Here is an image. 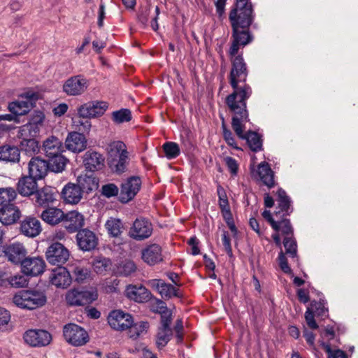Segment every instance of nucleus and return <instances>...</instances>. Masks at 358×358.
Segmentation results:
<instances>
[{"label":"nucleus","instance_id":"obj_1","mask_svg":"<svg viewBox=\"0 0 358 358\" xmlns=\"http://www.w3.org/2000/svg\"><path fill=\"white\" fill-rule=\"evenodd\" d=\"M232 68L229 75V83L234 92L226 98V104L229 110L244 108L246 101L252 94L251 87L244 84L239 86V83H243L248 76L246 64L243 57L238 55L231 59Z\"/></svg>","mask_w":358,"mask_h":358},{"label":"nucleus","instance_id":"obj_2","mask_svg":"<svg viewBox=\"0 0 358 358\" xmlns=\"http://www.w3.org/2000/svg\"><path fill=\"white\" fill-rule=\"evenodd\" d=\"M229 111L234 114L231 125L236 135L242 139H245L252 151L260 150L262 143L259 135L256 132L252 131L244 134L245 124L249 121L247 105H245L244 108L229 110Z\"/></svg>","mask_w":358,"mask_h":358},{"label":"nucleus","instance_id":"obj_3","mask_svg":"<svg viewBox=\"0 0 358 358\" xmlns=\"http://www.w3.org/2000/svg\"><path fill=\"white\" fill-rule=\"evenodd\" d=\"M109 164L117 173L124 172L129 163V153L125 143L121 141L110 142L107 147Z\"/></svg>","mask_w":358,"mask_h":358},{"label":"nucleus","instance_id":"obj_4","mask_svg":"<svg viewBox=\"0 0 358 358\" xmlns=\"http://www.w3.org/2000/svg\"><path fill=\"white\" fill-rule=\"evenodd\" d=\"M46 301L45 294L36 290H21L16 293L13 298V302L16 306L29 310L43 306Z\"/></svg>","mask_w":358,"mask_h":358},{"label":"nucleus","instance_id":"obj_5","mask_svg":"<svg viewBox=\"0 0 358 358\" xmlns=\"http://www.w3.org/2000/svg\"><path fill=\"white\" fill-rule=\"evenodd\" d=\"M98 298L95 287L72 289L66 294V301L71 306H85L92 303Z\"/></svg>","mask_w":358,"mask_h":358},{"label":"nucleus","instance_id":"obj_6","mask_svg":"<svg viewBox=\"0 0 358 358\" xmlns=\"http://www.w3.org/2000/svg\"><path fill=\"white\" fill-rule=\"evenodd\" d=\"M45 115L39 110L34 111L29 122L19 127L17 137H35L43 127L45 121Z\"/></svg>","mask_w":358,"mask_h":358},{"label":"nucleus","instance_id":"obj_7","mask_svg":"<svg viewBox=\"0 0 358 358\" xmlns=\"http://www.w3.org/2000/svg\"><path fill=\"white\" fill-rule=\"evenodd\" d=\"M252 6H245L240 8L236 6L229 14V20L232 29L236 27H241L242 29H247L252 23Z\"/></svg>","mask_w":358,"mask_h":358},{"label":"nucleus","instance_id":"obj_8","mask_svg":"<svg viewBox=\"0 0 358 358\" xmlns=\"http://www.w3.org/2000/svg\"><path fill=\"white\" fill-rule=\"evenodd\" d=\"M89 86L88 80L82 75L69 78L63 84V92L68 96H80L85 93Z\"/></svg>","mask_w":358,"mask_h":358},{"label":"nucleus","instance_id":"obj_9","mask_svg":"<svg viewBox=\"0 0 358 358\" xmlns=\"http://www.w3.org/2000/svg\"><path fill=\"white\" fill-rule=\"evenodd\" d=\"M64 336L65 340L75 346H81L88 341L87 331L75 324H69L64 327Z\"/></svg>","mask_w":358,"mask_h":358},{"label":"nucleus","instance_id":"obj_10","mask_svg":"<svg viewBox=\"0 0 358 358\" xmlns=\"http://www.w3.org/2000/svg\"><path fill=\"white\" fill-rule=\"evenodd\" d=\"M47 261L52 265L64 264L69 257V251L60 243H53L45 252Z\"/></svg>","mask_w":358,"mask_h":358},{"label":"nucleus","instance_id":"obj_11","mask_svg":"<svg viewBox=\"0 0 358 358\" xmlns=\"http://www.w3.org/2000/svg\"><path fill=\"white\" fill-rule=\"evenodd\" d=\"M24 342L31 347H43L49 345L52 336L42 329H29L23 335Z\"/></svg>","mask_w":358,"mask_h":358},{"label":"nucleus","instance_id":"obj_12","mask_svg":"<svg viewBox=\"0 0 358 358\" xmlns=\"http://www.w3.org/2000/svg\"><path fill=\"white\" fill-rule=\"evenodd\" d=\"M141 180L139 177L132 176L125 180L121 185L119 199L121 203H127L132 200L139 192Z\"/></svg>","mask_w":358,"mask_h":358},{"label":"nucleus","instance_id":"obj_13","mask_svg":"<svg viewBox=\"0 0 358 358\" xmlns=\"http://www.w3.org/2000/svg\"><path fill=\"white\" fill-rule=\"evenodd\" d=\"M108 323L115 330L124 331L131 326L133 318L121 310H114L108 316Z\"/></svg>","mask_w":358,"mask_h":358},{"label":"nucleus","instance_id":"obj_14","mask_svg":"<svg viewBox=\"0 0 358 358\" xmlns=\"http://www.w3.org/2000/svg\"><path fill=\"white\" fill-rule=\"evenodd\" d=\"M22 99L13 101L9 103V111L16 117L27 114L33 107V102L36 100V95L34 93H27L21 96Z\"/></svg>","mask_w":358,"mask_h":358},{"label":"nucleus","instance_id":"obj_15","mask_svg":"<svg viewBox=\"0 0 358 358\" xmlns=\"http://www.w3.org/2000/svg\"><path fill=\"white\" fill-rule=\"evenodd\" d=\"M152 224L145 219H136L130 228L129 236L136 241L149 238L152 234Z\"/></svg>","mask_w":358,"mask_h":358},{"label":"nucleus","instance_id":"obj_16","mask_svg":"<svg viewBox=\"0 0 358 358\" xmlns=\"http://www.w3.org/2000/svg\"><path fill=\"white\" fill-rule=\"evenodd\" d=\"M108 108L104 101H91L84 103L78 108V113L80 117L93 118L102 115Z\"/></svg>","mask_w":358,"mask_h":358},{"label":"nucleus","instance_id":"obj_17","mask_svg":"<svg viewBox=\"0 0 358 358\" xmlns=\"http://www.w3.org/2000/svg\"><path fill=\"white\" fill-rule=\"evenodd\" d=\"M148 285L155 289L164 299H169L173 296H180L178 289L171 284L166 283L161 279L150 280L148 282Z\"/></svg>","mask_w":358,"mask_h":358},{"label":"nucleus","instance_id":"obj_18","mask_svg":"<svg viewBox=\"0 0 358 358\" xmlns=\"http://www.w3.org/2000/svg\"><path fill=\"white\" fill-rule=\"evenodd\" d=\"M52 285L58 288L66 289L72 282V277L66 268L59 266L54 268L49 276Z\"/></svg>","mask_w":358,"mask_h":358},{"label":"nucleus","instance_id":"obj_19","mask_svg":"<svg viewBox=\"0 0 358 358\" xmlns=\"http://www.w3.org/2000/svg\"><path fill=\"white\" fill-rule=\"evenodd\" d=\"M143 261L150 266H154L163 261L162 248L157 244L148 245L141 251Z\"/></svg>","mask_w":358,"mask_h":358},{"label":"nucleus","instance_id":"obj_20","mask_svg":"<svg viewBox=\"0 0 358 358\" xmlns=\"http://www.w3.org/2000/svg\"><path fill=\"white\" fill-rule=\"evenodd\" d=\"M3 252L8 260L13 264H22L27 254L24 245L19 242H15L6 246Z\"/></svg>","mask_w":358,"mask_h":358},{"label":"nucleus","instance_id":"obj_21","mask_svg":"<svg viewBox=\"0 0 358 358\" xmlns=\"http://www.w3.org/2000/svg\"><path fill=\"white\" fill-rule=\"evenodd\" d=\"M45 266L41 257H28L22 262V272L27 275H38L43 273Z\"/></svg>","mask_w":358,"mask_h":358},{"label":"nucleus","instance_id":"obj_22","mask_svg":"<svg viewBox=\"0 0 358 358\" xmlns=\"http://www.w3.org/2000/svg\"><path fill=\"white\" fill-rule=\"evenodd\" d=\"M76 240L79 248L84 251H90L96 248L97 238L90 230H80L76 235Z\"/></svg>","mask_w":358,"mask_h":358},{"label":"nucleus","instance_id":"obj_23","mask_svg":"<svg viewBox=\"0 0 358 358\" xmlns=\"http://www.w3.org/2000/svg\"><path fill=\"white\" fill-rule=\"evenodd\" d=\"M21 212L14 204H8L0 208V222L3 225H10L17 222Z\"/></svg>","mask_w":358,"mask_h":358},{"label":"nucleus","instance_id":"obj_24","mask_svg":"<svg viewBox=\"0 0 358 358\" xmlns=\"http://www.w3.org/2000/svg\"><path fill=\"white\" fill-rule=\"evenodd\" d=\"M66 148L73 152H80L87 148L85 136L78 132L69 134L65 141Z\"/></svg>","mask_w":358,"mask_h":358},{"label":"nucleus","instance_id":"obj_25","mask_svg":"<svg viewBox=\"0 0 358 358\" xmlns=\"http://www.w3.org/2000/svg\"><path fill=\"white\" fill-rule=\"evenodd\" d=\"M83 190L79 184L69 182L66 184L62 192L64 200L69 203L76 204L83 197Z\"/></svg>","mask_w":358,"mask_h":358},{"label":"nucleus","instance_id":"obj_26","mask_svg":"<svg viewBox=\"0 0 358 358\" xmlns=\"http://www.w3.org/2000/svg\"><path fill=\"white\" fill-rule=\"evenodd\" d=\"M64 226L70 232L73 233L82 228L85 224L84 216L78 211H70L64 214Z\"/></svg>","mask_w":358,"mask_h":358},{"label":"nucleus","instance_id":"obj_27","mask_svg":"<svg viewBox=\"0 0 358 358\" xmlns=\"http://www.w3.org/2000/svg\"><path fill=\"white\" fill-rule=\"evenodd\" d=\"M127 296L138 303H144L151 298L150 292L144 286L129 285L126 289Z\"/></svg>","mask_w":358,"mask_h":358},{"label":"nucleus","instance_id":"obj_28","mask_svg":"<svg viewBox=\"0 0 358 358\" xmlns=\"http://www.w3.org/2000/svg\"><path fill=\"white\" fill-rule=\"evenodd\" d=\"M20 231L24 236L33 238L40 234L42 227L38 219L27 217L21 222Z\"/></svg>","mask_w":358,"mask_h":358},{"label":"nucleus","instance_id":"obj_29","mask_svg":"<svg viewBox=\"0 0 358 358\" xmlns=\"http://www.w3.org/2000/svg\"><path fill=\"white\" fill-rule=\"evenodd\" d=\"M104 160L103 156L99 152L88 150L84 155L83 162L87 170L94 171L102 168Z\"/></svg>","mask_w":358,"mask_h":358},{"label":"nucleus","instance_id":"obj_30","mask_svg":"<svg viewBox=\"0 0 358 358\" xmlns=\"http://www.w3.org/2000/svg\"><path fill=\"white\" fill-rule=\"evenodd\" d=\"M48 170V162L38 157L32 158L29 162V176L35 179H41Z\"/></svg>","mask_w":358,"mask_h":358},{"label":"nucleus","instance_id":"obj_31","mask_svg":"<svg viewBox=\"0 0 358 358\" xmlns=\"http://www.w3.org/2000/svg\"><path fill=\"white\" fill-rule=\"evenodd\" d=\"M278 209L275 213V217L277 218H281L285 216L289 215L292 212V208L291 207V201L289 197L287 195L286 192L280 189L278 191Z\"/></svg>","mask_w":358,"mask_h":358},{"label":"nucleus","instance_id":"obj_32","mask_svg":"<svg viewBox=\"0 0 358 358\" xmlns=\"http://www.w3.org/2000/svg\"><path fill=\"white\" fill-rule=\"evenodd\" d=\"M43 150L48 157L62 154L64 151V146L57 137L51 136L43 143Z\"/></svg>","mask_w":358,"mask_h":358},{"label":"nucleus","instance_id":"obj_33","mask_svg":"<svg viewBox=\"0 0 358 358\" xmlns=\"http://www.w3.org/2000/svg\"><path fill=\"white\" fill-rule=\"evenodd\" d=\"M255 177H258L259 180L268 187L271 188L274 186V175L271 167L266 162L260 163L257 171L253 173Z\"/></svg>","mask_w":358,"mask_h":358},{"label":"nucleus","instance_id":"obj_34","mask_svg":"<svg viewBox=\"0 0 358 358\" xmlns=\"http://www.w3.org/2000/svg\"><path fill=\"white\" fill-rule=\"evenodd\" d=\"M36 180L30 176L22 178L17 185L19 194L26 196L33 194L37 189Z\"/></svg>","mask_w":358,"mask_h":358},{"label":"nucleus","instance_id":"obj_35","mask_svg":"<svg viewBox=\"0 0 358 358\" xmlns=\"http://www.w3.org/2000/svg\"><path fill=\"white\" fill-rule=\"evenodd\" d=\"M35 198L37 205L48 206L55 200V190L51 187H45L36 192Z\"/></svg>","mask_w":358,"mask_h":358},{"label":"nucleus","instance_id":"obj_36","mask_svg":"<svg viewBox=\"0 0 358 358\" xmlns=\"http://www.w3.org/2000/svg\"><path fill=\"white\" fill-rule=\"evenodd\" d=\"M41 217L46 223L55 225L64 219V213L61 209L48 208L42 212Z\"/></svg>","mask_w":358,"mask_h":358},{"label":"nucleus","instance_id":"obj_37","mask_svg":"<svg viewBox=\"0 0 358 358\" xmlns=\"http://www.w3.org/2000/svg\"><path fill=\"white\" fill-rule=\"evenodd\" d=\"M20 152L16 146L5 145L0 147V160L8 162H18Z\"/></svg>","mask_w":358,"mask_h":358},{"label":"nucleus","instance_id":"obj_38","mask_svg":"<svg viewBox=\"0 0 358 358\" xmlns=\"http://www.w3.org/2000/svg\"><path fill=\"white\" fill-rule=\"evenodd\" d=\"M77 181L83 192H92L96 189L99 187V180L93 175L78 176Z\"/></svg>","mask_w":358,"mask_h":358},{"label":"nucleus","instance_id":"obj_39","mask_svg":"<svg viewBox=\"0 0 358 358\" xmlns=\"http://www.w3.org/2000/svg\"><path fill=\"white\" fill-rule=\"evenodd\" d=\"M49 157L50 159L48 162V169L55 173L62 172L69 162V160L62 154H57Z\"/></svg>","mask_w":358,"mask_h":358},{"label":"nucleus","instance_id":"obj_40","mask_svg":"<svg viewBox=\"0 0 358 358\" xmlns=\"http://www.w3.org/2000/svg\"><path fill=\"white\" fill-rule=\"evenodd\" d=\"M172 336L173 330L171 328L159 327L155 336V343L157 348L162 349L165 347Z\"/></svg>","mask_w":358,"mask_h":358},{"label":"nucleus","instance_id":"obj_41","mask_svg":"<svg viewBox=\"0 0 358 358\" xmlns=\"http://www.w3.org/2000/svg\"><path fill=\"white\" fill-rule=\"evenodd\" d=\"M22 141L20 143V149L28 155H33L38 152L40 146L38 142L34 137H20Z\"/></svg>","mask_w":358,"mask_h":358},{"label":"nucleus","instance_id":"obj_42","mask_svg":"<svg viewBox=\"0 0 358 358\" xmlns=\"http://www.w3.org/2000/svg\"><path fill=\"white\" fill-rule=\"evenodd\" d=\"M150 327L149 323L145 321H141L134 324L129 327V336L131 338L137 339L140 336L147 333Z\"/></svg>","mask_w":358,"mask_h":358},{"label":"nucleus","instance_id":"obj_43","mask_svg":"<svg viewBox=\"0 0 358 358\" xmlns=\"http://www.w3.org/2000/svg\"><path fill=\"white\" fill-rule=\"evenodd\" d=\"M105 226L108 234L113 237H117L122 233L123 224L120 219L110 217Z\"/></svg>","mask_w":358,"mask_h":358},{"label":"nucleus","instance_id":"obj_44","mask_svg":"<svg viewBox=\"0 0 358 358\" xmlns=\"http://www.w3.org/2000/svg\"><path fill=\"white\" fill-rule=\"evenodd\" d=\"M17 197V192L13 187H1L0 188V206L12 204Z\"/></svg>","mask_w":358,"mask_h":358},{"label":"nucleus","instance_id":"obj_45","mask_svg":"<svg viewBox=\"0 0 358 358\" xmlns=\"http://www.w3.org/2000/svg\"><path fill=\"white\" fill-rule=\"evenodd\" d=\"M233 40L236 43H238L242 45L243 47L249 43L251 41L250 36L248 31L245 29L241 27H236L233 29Z\"/></svg>","mask_w":358,"mask_h":358},{"label":"nucleus","instance_id":"obj_46","mask_svg":"<svg viewBox=\"0 0 358 358\" xmlns=\"http://www.w3.org/2000/svg\"><path fill=\"white\" fill-rule=\"evenodd\" d=\"M71 272L74 280L78 283H82L90 276V271L85 267L78 264L72 267Z\"/></svg>","mask_w":358,"mask_h":358},{"label":"nucleus","instance_id":"obj_47","mask_svg":"<svg viewBox=\"0 0 358 358\" xmlns=\"http://www.w3.org/2000/svg\"><path fill=\"white\" fill-rule=\"evenodd\" d=\"M283 245L285 248L286 255L292 258L297 257V245L293 236L285 237Z\"/></svg>","mask_w":358,"mask_h":358},{"label":"nucleus","instance_id":"obj_48","mask_svg":"<svg viewBox=\"0 0 358 358\" xmlns=\"http://www.w3.org/2000/svg\"><path fill=\"white\" fill-rule=\"evenodd\" d=\"M112 119L113 122L117 124L129 122L131 119V111L128 109H121L114 111L112 113Z\"/></svg>","mask_w":358,"mask_h":358},{"label":"nucleus","instance_id":"obj_49","mask_svg":"<svg viewBox=\"0 0 358 358\" xmlns=\"http://www.w3.org/2000/svg\"><path fill=\"white\" fill-rule=\"evenodd\" d=\"M163 149L166 157L169 159L176 158L180 152L178 145L173 142L165 143Z\"/></svg>","mask_w":358,"mask_h":358},{"label":"nucleus","instance_id":"obj_50","mask_svg":"<svg viewBox=\"0 0 358 358\" xmlns=\"http://www.w3.org/2000/svg\"><path fill=\"white\" fill-rule=\"evenodd\" d=\"M279 229L275 230V231H281V233L286 236H293V229L288 219L281 217L278 219Z\"/></svg>","mask_w":358,"mask_h":358},{"label":"nucleus","instance_id":"obj_51","mask_svg":"<svg viewBox=\"0 0 358 358\" xmlns=\"http://www.w3.org/2000/svg\"><path fill=\"white\" fill-rule=\"evenodd\" d=\"M321 345L328 354V358H348L345 352L341 350H332L329 344L321 341Z\"/></svg>","mask_w":358,"mask_h":358},{"label":"nucleus","instance_id":"obj_52","mask_svg":"<svg viewBox=\"0 0 358 358\" xmlns=\"http://www.w3.org/2000/svg\"><path fill=\"white\" fill-rule=\"evenodd\" d=\"M119 188L113 183L104 185L101 187V194L107 198L117 196Z\"/></svg>","mask_w":358,"mask_h":358},{"label":"nucleus","instance_id":"obj_53","mask_svg":"<svg viewBox=\"0 0 358 358\" xmlns=\"http://www.w3.org/2000/svg\"><path fill=\"white\" fill-rule=\"evenodd\" d=\"M110 264V260L106 258L96 259L93 264L94 269L96 273H102L107 270Z\"/></svg>","mask_w":358,"mask_h":358},{"label":"nucleus","instance_id":"obj_54","mask_svg":"<svg viewBox=\"0 0 358 358\" xmlns=\"http://www.w3.org/2000/svg\"><path fill=\"white\" fill-rule=\"evenodd\" d=\"M222 127L223 131V137L227 143L234 148L238 149V146L236 145L235 139L233 137L232 133L231 132V131L227 129L224 121H222Z\"/></svg>","mask_w":358,"mask_h":358},{"label":"nucleus","instance_id":"obj_55","mask_svg":"<svg viewBox=\"0 0 358 358\" xmlns=\"http://www.w3.org/2000/svg\"><path fill=\"white\" fill-rule=\"evenodd\" d=\"M9 282L13 287H23L27 285V280L22 275H16L10 277Z\"/></svg>","mask_w":358,"mask_h":358},{"label":"nucleus","instance_id":"obj_56","mask_svg":"<svg viewBox=\"0 0 358 358\" xmlns=\"http://www.w3.org/2000/svg\"><path fill=\"white\" fill-rule=\"evenodd\" d=\"M217 192L219 197V206L220 208L229 206L227 194L224 188L218 185L217 188Z\"/></svg>","mask_w":358,"mask_h":358},{"label":"nucleus","instance_id":"obj_57","mask_svg":"<svg viewBox=\"0 0 358 358\" xmlns=\"http://www.w3.org/2000/svg\"><path fill=\"white\" fill-rule=\"evenodd\" d=\"M160 315L161 320L159 327L171 328L170 325L172 321L171 313L169 310H166Z\"/></svg>","mask_w":358,"mask_h":358},{"label":"nucleus","instance_id":"obj_58","mask_svg":"<svg viewBox=\"0 0 358 358\" xmlns=\"http://www.w3.org/2000/svg\"><path fill=\"white\" fill-rule=\"evenodd\" d=\"M279 266L282 271L285 273H291L292 269L288 265L287 259L282 251H280L278 256Z\"/></svg>","mask_w":358,"mask_h":358},{"label":"nucleus","instance_id":"obj_59","mask_svg":"<svg viewBox=\"0 0 358 358\" xmlns=\"http://www.w3.org/2000/svg\"><path fill=\"white\" fill-rule=\"evenodd\" d=\"M305 319L306 322L307 323V325L313 329H316L318 328V325L317 324L315 318H314V314L310 310V308H308L307 310L305 313Z\"/></svg>","mask_w":358,"mask_h":358},{"label":"nucleus","instance_id":"obj_60","mask_svg":"<svg viewBox=\"0 0 358 358\" xmlns=\"http://www.w3.org/2000/svg\"><path fill=\"white\" fill-rule=\"evenodd\" d=\"M10 320L9 312L4 308L0 307V329L6 326Z\"/></svg>","mask_w":358,"mask_h":358},{"label":"nucleus","instance_id":"obj_61","mask_svg":"<svg viewBox=\"0 0 358 358\" xmlns=\"http://www.w3.org/2000/svg\"><path fill=\"white\" fill-rule=\"evenodd\" d=\"M262 216L264 217V219H266L270 223V224L271 225L272 228L274 230L279 229V224H278V219H280L279 217L277 218L275 217V218H276V220H275L272 217V215L269 210H264L262 213Z\"/></svg>","mask_w":358,"mask_h":358},{"label":"nucleus","instance_id":"obj_62","mask_svg":"<svg viewBox=\"0 0 358 358\" xmlns=\"http://www.w3.org/2000/svg\"><path fill=\"white\" fill-rule=\"evenodd\" d=\"M174 331L176 334V336L177 342H182L183 339V324L182 320L178 319L176 320V324L174 326Z\"/></svg>","mask_w":358,"mask_h":358},{"label":"nucleus","instance_id":"obj_63","mask_svg":"<svg viewBox=\"0 0 358 358\" xmlns=\"http://www.w3.org/2000/svg\"><path fill=\"white\" fill-rule=\"evenodd\" d=\"M136 269V266L133 262L128 261L124 263L121 273L125 275L128 276L134 273Z\"/></svg>","mask_w":358,"mask_h":358},{"label":"nucleus","instance_id":"obj_64","mask_svg":"<svg viewBox=\"0 0 358 358\" xmlns=\"http://www.w3.org/2000/svg\"><path fill=\"white\" fill-rule=\"evenodd\" d=\"M224 162L231 173L236 175L238 171V164L236 160L231 157H227L224 158Z\"/></svg>","mask_w":358,"mask_h":358}]
</instances>
